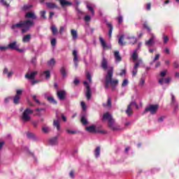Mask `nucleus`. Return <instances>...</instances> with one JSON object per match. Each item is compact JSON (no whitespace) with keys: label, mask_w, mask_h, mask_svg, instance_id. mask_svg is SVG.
Wrapping results in <instances>:
<instances>
[{"label":"nucleus","mask_w":179,"mask_h":179,"mask_svg":"<svg viewBox=\"0 0 179 179\" xmlns=\"http://www.w3.org/2000/svg\"><path fill=\"white\" fill-rule=\"evenodd\" d=\"M33 8V5L31 4H25L22 6V10H29V9H31Z\"/></svg>","instance_id":"nucleus-32"},{"label":"nucleus","mask_w":179,"mask_h":179,"mask_svg":"<svg viewBox=\"0 0 179 179\" xmlns=\"http://www.w3.org/2000/svg\"><path fill=\"white\" fill-rule=\"evenodd\" d=\"M157 110H159V105H150L149 106L146 107L144 110V114H146V113H150V114L154 115L157 113Z\"/></svg>","instance_id":"nucleus-6"},{"label":"nucleus","mask_w":179,"mask_h":179,"mask_svg":"<svg viewBox=\"0 0 179 179\" xmlns=\"http://www.w3.org/2000/svg\"><path fill=\"white\" fill-rule=\"evenodd\" d=\"M34 25V21L33 20H26L24 21H20L19 23L14 24L10 27L11 30H16V29H21L22 34L29 31L31 27Z\"/></svg>","instance_id":"nucleus-2"},{"label":"nucleus","mask_w":179,"mask_h":179,"mask_svg":"<svg viewBox=\"0 0 179 179\" xmlns=\"http://www.w3.org/2000/svg\"><path fill=\"white\" fill-rule=\"evenodd\" d=\"M60 73L63 78H66V69L64 66L60 69Z\"/></svg>","instance_id":"nucleus-34"},{"label":"nucleus","mask_w":179,"mask_h":179,"mask_svg":"<svg viewBox=\"0 0 179 179\" xmlns=\"http://www.w3.org/2000/svg\"><path fill=\"white\" fill-rule=\"evenodd\" d=\"M101 68H103V69H104L105 71L108 69V62L104 56H103L102 57Z\"/></svg>","instance_id":"nucleus-16"},{"label":"nucleus","mask_w":179,"mask_h":179,"mask_svg":"<svg viewBox=\"0 0 179 179\" xmlns=\"http://www.w3.org/2000/svg\"><path fill=\"white\" fill-rule=\"evenodd\" d=\"M87 9L91 12L92 16H94V8H93V6H92V4L87 3Z\"/></svg>","instance_id":"nucleus-30"},{"label":"nucleus","mask_w":179,"mask_h":179,"mask_svg":"<svg viewBox=\"0 0 179 179\" xmlns=\"http://www.w3.org/2000/svg\"><path fill=\"white\" fill-rule=\"evenodd\" d=\"M86 76L89 82H92V75L90 74V73H87Z\"/></svg>","instance_id":"nucleus-57"},{"label":"nucleus","mask_w":179,"mask_h":179,"mask_svg":"<svg viewBox=\"0 0 179 179\" xmlns=\"http://www.w3.org/2000/svg\"><path fill=\"white\" fill-rule=\"evenodd\" d=\"M71 34L72 36L73 41H76V40H78V31L75 29H71Z\"/></svg>","instance_id":"nucleus-23"},{"label":"nucleus","mask_w":179,"mask_h":179,"mask_svg":"<svg viewBox=\"0 0 179 179\" xmlns=\"http://www.w3.org/2000/svg\"><path fill=\"white\" fill-rule=\"evenodd\" d=\"M143 85H145V78H141L139 82V86H141V87H143Z\"/></svg>","instance_id":"nucleus-50"},{"label":"nucleus","mask_w":179,"mask_h":179,"mask_svg":"<svg viewBox=\"0 0 179 179\" xmlns=\"http://www.w3.org/2000/svg\"><path fill=\"white\" fill-rule=\"evenodd\" d=\"M44 97L48 100V101H49V103H51L52 104H57V101H55L53 96H51L50 92L45 93Z\"/></svg>","instance_id":"nucleus-10"},{"label":"nucleus","mask_w":179,"mask_h":179,"mask_svg":"<svg viewBox=\"0 0 179 179\" xmlns=\"http://www.w3.org/2000/svg\"><path fill=\"white\" fill-rule=\"evenodd\" d=\"M84 20L85 22H90V20H92V17H90V15H85L84 17Z\"/></svg>","instance_id":"nucleus-51"},{"label":"nucleus","mask_w":179,"mask_h":179,"mask_svg":"<svg viewBox=\"0 0 179 179\" xmlns=\"http://www.w3.org/2000/svg\"><path fill=\"white\" fill-rule=\"evenodd\" d=\"M59 1L62 8H65L66 6H72V2L68 1L66 0H57Z\"/></svg>","instance_id":"nucleus-17"},{"label":"nucleus","mask_w":179,"mask_h":179,"mask_svg":"<svg viewBox=\"0 0 179 179\" xmlns=\"http://www.w3.org/2000/svg\"><path fill=\"white\" fill-rule=\"evenodd\" d=\"M124 35H121L119 38V40H118V44H120V45H124Z\"/></svg>","instance_id":"nucleus-41"},{"label":"nucleus","mask_w":179,"mask_h":179,"mask_svg":"<svg viewBox=\"0 0 179 179\" xmlns=\"http://www.w3.org/2000/svg\"><path fill=\"white\" fill-rule=\"evenodd\" d=\"M22 90H17L15 96H22Z\"/></svg>","instance_id":"nucleus-60"},{"label":"nucleus","mask_w":179,"mask_h":179,"mask_svg":"<svg viewBox=\"0 0 179 179\" xmlns=\"http://www.w3.org/2000/svg\"><path fill=\"white\" fill-rule=\"evenodd\" d=\"M57 120L53 121L54 127H56L57 131H61V125L59 124V120L61 118L58 116V113H56Z\"/></svg>","instance_id":"nucleus-14"},{"label":"nucleus","mask_w":179,"mask_h":179,"mask_svg":"<svg viewBox=\"0 0 179 179\" xmlns=\"http://www.w3.org/2000/svg\"><path fill=\"white\" fill-rule=\"evenodd\" d=\"M143 29H146V30H148V33H150V31H152V30L150 29V27H149V26L148 25V22H145L143 24Z\"/></svg>","instance_id":"nucleus-44"},{"label":"nucleus","mask_w":179,"mask_h":179,"mask_svg":"<svg viewBox=\"0 0 179 179\" xmlns=\"http://www.w3.org/2000/svg\"><path fill=\"white\" fill-rule=\"evenodd\" d=\"M37 71H33L31 73H27L25 75V78L29 80H33L36 78V75H37Z\"/></svg>","instance_id":"nucleus-18"},{"label":"nucleus","mask_w":179,"mask_h":179,"mask_svg":"<svg viewBox=\"0 0 179 179\" xmlns=\"http://www.w3.org/2000/svg\"><path fill=\"white\" fill-rule=\"evenodd\" d=\"M48 66H54L55 65V59L52 58L48 62Z\"/></svg>","instance_id":"nucleus-40"},{"label":"nucleus","mask_w":179,"mask_h":179,"mask_svg":"<svg viewBox=\"0 0 179 179\" xmlns=\"http://www.w3.org/2000/svg\"><path fill=\"white\" fill-rule=\"evenodd\" d=\"M103 106L104 107H110V108H111V97L108 96V97L107 103H103Z\"/></svg>","instance_id":"nucleus-38"},{"label":"nucleus","mask_w":179,"mask_h":179,"mask_svg":"<svg viewBox=\"0 0 179 179\" xmlns=\"http://www.w3.org/2000/svg\"><path fill=\"white\" fill-rule=\"evenodd\" d=\"M31 38V35L27 34L24 36V37L22 38V41L23 43H29Z\"/></svg>","instance_id":"nucleus-31"},{"label":"nucleus","mask_w":179,"mask_h":179,"mask_svg":"<svg viewBox=\"0 0 179 179\" xmlns=\"http://www.w3.org/2000/svg\"><path fill=\"white\" fill-rule=\"evenodd\" d=\"M124 75H127V69H122L120 73V76H124Z\"/></svg>","instance_id":"nucleus-58"},{"label":"nucleus","mask_w":179,"mask_h":179,"mask_svg":"<svg viewBox=\"0 0 179 179\" xmlns=\"http://www.w3.org/2000/svg\"><path fill=\"white\" fill-rule=\"evenodd\" d=\"M132 106H135V107H136L137 108L139 107V106H138L136 104V102L135 101H131L127 106V109L126 110V114H127V115L129 117H131V115H132L134 110L131 108V107H132Z\"/></svg>","instance_id":"nucleus-8"},{"label":"nucleus","mask_w":179,"mask_h":179,"mask_svg":"<svg viewBox=\"0 0 179 179\" xmlns=\"http://www.w3.org/2000/svg\"><path fill=\"white\" fill-rule=\"evenodd\" d=\"M80 121L83 125H87V124H89V122H87V119L86 118V114L83 113L81 115Z\"/></svg>","instance_id":"nucleus-26"},{"label":"nucleus","mask_w":179,"mask_h":179,"mask_svg":"<svg viewBox=\"0 0 179 179\" xmlns=\"http://www.w3.org/2000/svg\"><path fill=\"white\" fill-rule=\"evenodd\" d=\"M19 47V45H17V42L14 41L13 43H10L8 44V48L10 50H15L16 51V50H17V48Z\"/></svg>","instance_id":"nucleus-22"},{"label":"nucleus","mask_w":179,"mask_h":179,"mask_svg":"<svg viewBox=\"0 0 179 179\" xmlns=\"http://www.w3.org/2000/svg\"><path fill=\"white\" fill-rule=\"evenodd\" d=\"M106 120H108V126L110 129H113V131H118V129H120L119 127L114 124H115V120L113 119V116H111L108 113L103 114L101 121H106Z\"/></svg>","instance_id":"nucleus-3"},{"label":"nucleus","mask_w":179,"mask_h":179,"mask_svg":"<svg viewBox=\"0 0 179 179\" xmlns=\"http://www.w3.org/2000/svg\"><path fill=\"white\" fill-rule=\"evenodd\" d=\"M114 75V67L111 66L107 71L105 76L104 87L108 90L110 88V85L113 89H115L118 86V80H113V76Z\"/></svg>","instance_id":"nucleus-1"},{"label":"nucleus","mask_w":179,"mask_h":179,"mask_svg":"<svg viewBox=\"0 0 179 179\" xmlns=\"http://www.w3.org/2000/svg\"><path fill=\"white\" fill-rule=\"evenodd\" d=\"M173 66H174V68H176V69H178V68H179V64H178V62H173Z\"/></svg>","instance_id":"nucleus-64"},{"label":"nucleus","mask_w":179,"mask_h":179,"mask_svg":"<svg viewBox=\"0 0 179 179\" xmlns=\"http://www.w3.org/2000/svg\"><path fill=\"white\" fill-rule=\"evenodd\" d=\"M73 62L76 69H78V62H79V57L78 56V50H73Z\"/></svg>","instance_id":"nucleus-12"},{"label":"nucleus","mask_w":179,"mask_h":179,"mask_svg":"<svg viewBox=\"0 0 179 179\" xmlns=\"http://www.w3.org/2000/svg\"><path fill=\"white\" fill-rule=\"evenodd\" d=\"M66 132H67V134H70L71 135H75L76 134H78V131H76V130L67 129Z\"/></svg>","instance_id":"nucleus-47"},{"label":"nucleus","mask_w":179,"mask_h":179,"mask_svg":"<svg viewBox=\"0 0 179 179\" xmlns=\"http://www.w3.org/2000/svg\"><path fill=\"white\" fill-rule=\"evenodd\" d=\"M128 79H124L122 83V87H125L126 86H128Z\"/></svg>","instance_id":"nucleus-48"},{"label":"nucleus","mask_w":179,"mask_h":179,"mask_svg":"<svg viewBox=\"0 0 179 179\" xmlns=\"http://www.w3.org/2000/svg\"><path fill=\"white\" fill-rule=\"evenodd\" d=\"M25 18L36 20V19H37V15H36V13L34 12H28L25 14Z\"/></svg>","instance_id":"nucleus-15"},{"label":"nucleus","mask_w":179,"mask_h":179,"mask_svg":"<svg viewBox=\"0 0 179 179\" xmlns=\"http://www.w3.org/2000/svg\"><path fill=\"white\" fill-rule=\"evenodd\" d=\"M49 144L51 145V146H55L56 145H58V136L52 137L49 140Z\"/></svg>","instance_id":"nucleus-19"},{"label":"nucleus","mask_w":179,"mask_h":179,"mask_svg":"<svg viewBox=\"0 0 179 179\" xmlns=\"http://www.w3.org/2000/svg\"><path fill=\"white\" fill-rule=\"evenodd\" d=\"M40 82H41V80H33L31 83L32 85V86H34V85L37 84V83H40Z\"/></svg>","instance_id":"nucleus-54"},{"label":"nucleus","mask_w":179,"mask_h":179,"mask_svg":"<svg viewBox=\"0 0 179 179\" xmlns=\"http://www.w3.org/2000/svg\"><path fill=\"white\" fill-rule=\"evenodd\" d=\"M117 19L118 20V23H122V22H124L122 15H121L120 14L119 15Z\"/></svg>","instance_id":"nucleus-55"},{"label":"nucleus","mask_w":179,"mask_h":179,"mask_svg":"<svg viewBox=\"0 0 179 179\" xmlns=\"http://www.w3.org/2000/svg\"><path fill=\"white\" fill-rule=\"evenodd\" d=\"M50 29L52 30L53 36H55L57 33H58V29H57V27H55V25H52Z\"/></svg>","instance_id":"nucleus-39"},{"label":"nucleus","mask_w":179,"mask_h":179,"mask_svg":"<svg viewBox=\"0 0 179 179\" xmlns=\"http://www.w3.org/2000/svg\"><path fill=\"white\" fill-rule=\"evenodd\" d=\"M171 104L172 106H174L173 108V113L174 114H177L178 113V102L177 100H176V96L173 94V93H171Z\"/></svg>","instance_id":"nucleus-7"},{"label":"nucleus","mask_w":179,"mask_h":179,"mask_svg":"<svg viewBox=\"0 0 179 179\" xmlns=\"http://www.w3.org/2000/svg\"><path fill=\"white\" fill-rule=\"evenodd\" d=\"M151 37L148 41H146L145 44L147 45V47H152L155 44V40H156V36L155 34H150Z\"/></svg>","instance_id":"nucleus-11"},{"label":"nucleus","mask_w":179,"mask_h":179,"mask_svg":"<svg viewBox=\"0 0 179 179\" xmlns=\"http://www.w3.org/2000/svg\"><path fill=\"white\" fill-rule=\"evenodd\" d=\"M171 80V78H164V83H170Z\"/></svg>","instance_id":"nucleus-62"},{"label":"nucleus","mask_w":179,"mask_h":179,"mask_svg":"<svg viewBox=\"0 0 179 179\" xmlns=\"http://www.w3.org/2000/svg\"><path fill=\"white\" fill-rule=\"evenodd\" d=\"M105 23H106V26L109 27L108 36H109V38H110L111 35L113 34V24H111L110 22H108L107 20H105Z\"/></svg>","instance_id":"nucleus-21"},{"label":"nucleus","mask_w":179,"mask_h":179,"mask_svg":"<svg viewBox=\"0 0 179 179\" xmlns=\"http://www.w3.org/2000/svg\"><path fill=\"white\" fill-rule=\"evenodd\" d=\"M79 83H80V80H79V79L78 78H75L73 80V84L75 85V86H78Z\"/></svg>","instance_id":"nucleus-56"},{"label":"nucleus","mask_w":179,"mask_h":179,"mask_svg":"<svg viewBox=\"0 0 179 179\" xmlns=\"http://www.w3.org/2000/svg\"><path fill=\"white\" fill-rule=\"evenodd\" d=\"M141 47H142V42L138 43L137 48L134 50L133 54L131 55L133 62H136V61L138 60V50H141Z\"/></svg>","instance_id":"nucleus-9"},{"label":"nucleus","mask_w":179,"mask_h":179,"mask_svg":"<svg viewBox=\"0 0 179 179\" xmlns=\"http://www.w3.org/2000/svg\"><path fill=\"white\" fill-rule=\"evenodd\" d=\"M43 75H45L46 79H50V77L51 76V73L49 70L43 71Z\"/></svg>","instance_id":"nucleus-45"},{"label":"nucleus","mask_w":179,"mask_h":179,"mask_svg":"<svg viewBox=\"0 0 179 179\" xmlns=\"http://www.w3.org/2000/svg\"><path fill=\"white\" fill-rule=\"evenodd\" d=\"M42 131L44 134H48L50 132V128L48 127H42Z\"/></svg>","instance_id":"nucleus-52"},{"label":"nucleus","mask_w":179,"mask_h":179,"mask_svg":"<svg viewBox=\"0 0 179 179\" xmlns=\"http://www.w3.org/2000/svg\"><path fill=\"white\" fill-rule=\"evenodd\" d=\"M27 138H29V139H33L34 141H36L37 139V138L36 137V134L33 133L28 132L27 134Z\"/></svg>","instance_id":"nucleus-33"},{"label":"nucleus","mask_w":179,"mask_h":179,"mask_svg":"<svg viewBox=\"0 0 179 179\" xmlns=\"http://www.w3.org/2000/svg\"><path fill=\"white\" fill-rule=\"evenodd\" d=\"M141 64H142V59H138V61L135 63L134 68L135 69H138V68H139V65H141Z\"/></svg>","instance_id":"nucleus-46"},{"label":"nucleus","mask_w":179,"mask_h":179,"mask_svg":"<svg viewBox=\"0 0 179 179\" xmlns=\"http://www.w3.org/2000/svg\"><path fill=\"white\" fill-rule=\"evenodd\" d=\"M45 5L48 9H59V7L55 3L47 2Z\"/></svg>","instance_id":"nucleus-20"},{"label":"nucleus","mask_w":179,"mask_h":179,"mask_svg":"<svg viewBox=\"0 0 179 179\" xmlns=\"http://www.w3.org/2000/svg\"><path fill=\"white\" fill-rule=\"evenodd\" d=\"M114 57L116 62H121V61H122V57L120 55V51H115L114 52Z\"/></svg>","instance_id":"nucleus-24"},{"label":"nucleus","mask_w":179,"mask_h":179,"mask_svg":"<svg viewBox=\"0 0 179 179\" xmlns=\"http://www.w3.org/2000/svg\"><path fill=\"white\" fill-rule=\"evenodd\" d=\"M1 3L3 5V6H6V8L8 9L10 7V5L6 2L5 0H0Z\"/></svg>","instance_id":"nucleus-42"},{"label":"nucleus","mask_w":179,"mask_h":179,"mask_svg":"<svg viewBox=\"0 0 179 179\" xmlns=\"http://www.w3.org/2000/svg\"><path fill=\"white\" fill-rule=\"evenodd\" d=\"M167 41H169V36H164V44L167 43Z\"/></svg>","instance_id":"nucleus-63"},{"label":"nucleus","mask_w":179,"mask_h":179,"mask_svg":"<svg viewBox=\"0 0 179 179\" xmlns=\"http://www.w3.org/2000/svg\"><path fill=\"white\" fill-rule=\"evenodd\" d=\"M86 131L91 134H101L102 135H106V134H107V131L96 129L94 125L86 127Z\"/></svg>","instance_id":"nucleus-5"},{"label":"nucleus","mask_w":179,"mask_h":179,"mask_svg":"<svg viewBox=\"0 0 179 179\" xmlns=\"http://www.w3.org/2000/svg\"><path fill=\"white\" fill-rule=\"evenodd\" d=\"M85 96L87 100H90V99H92V90L90 89V87H87Z\"/></svg>","instance_id":"nucleus-28"},{"label":"nucleus","mask_w":179,"mask_h":179,"mask_svg":"<svg viewBox=\"0 0 179 179\" xmlns=\"http://www.w3.org/2000/svg\"><path fill=\"white\" fill-rule=\"evenodd\" d=\"M32 99L34 100V101H35V103H36V104H41V103L40 102V100H38V99H37V95H31Z\"/></svg>","instance_id":"nucleus-43"},{"label":"nucleus","mask_w":179,"mask_h":179,"mask_svg":"<svg viewBox=\"0 0 179 179\" xmlns=\"http://www.w3.org/2000/svg\"><path fill=\"white\" fill-rule=\"evenodd\" d=\"M3 75L7 74V78H12V76L13 75V71H10L8 72V68L5 67L3 71Z\"/></svg>","instance_id":"nucleus-25"},{"label":"nucleus","mask_w":179,"mask_h":179,"mask_svg":"<svg viewBox=\"0 0 179 179\" xmlns=\"http://www.w3.org/2000/svg\"><path fill=\"white\" fill-rule=\"evenodd\" d=\"M76 10H77V16H78V19L80 20L82 19V17H83L85 13L82 10H80V9H79V8L76 7Z\"/></svg>","instance_id":"nucleus-27"},{"label":"nucleus","mask_w":179,"mask_h":179,"mask_svg":"<svg viewBox=\"0 0 179 179\" xmlns=\"http://www.w3.org/2000/svg\"><path fill=\"white\" fill-rule=\"evenodd\" d=\"M57 94L59 100L62 101L66 99V91L65 90H57Z\"/></svg>","instance_id":"nucleus-13"},{"label":"nucleus","mask_w":179,"mask_h":179,"mask_svg":"<svg viewBox=\"0 0 179 179\" xmlns=\"http://www.w3.org/2000/svg\"><path fill=\"white\" fill-rule=\"evenodd\" d=\"M45 10H43L41 12V17H43V19H47V17H45Z\"/></svg>","instance_id":"nucleus-59"},{"label":"nucleus","mask_w":179,"mask_h":179,"mask_svg":"<svg viewBox=\"0 0 179 179\" xmlns=\"http://www.w3.org/2000/svg\"><path fill=\"white\" fill-rule=\"evenodd\" d=\"M94 156L96 159L100 157V146L96 147L94 150Z\"/></svg>","instance_id":"nucleus-36"},{"label":"nucleus","mask_w":179,"mask_h":179,"mask_svg":"<svg viewBox=\"0 0 179 179\" xmlns=\"http://www.w3.org/2000/svg\"><path fill=\"white\" fill-rule=\"evenodd\" d=\"M34 113V110L31 109L30 108H27L22 115V120L23 122H29V120L31 119L30 117V114H33Z\"/></svg>","instance_id":"nucleus-4"},{"label":"nucleus","mask_w":179,"mask_h":179,"mask_svg":"<svg viewBox=\"0 0 179 179\" xmlns=\"http://www.w3.org/2000/svg\"><path fill=\"white\" fill-rule=\"evenodd\" d=\"M131 73L133 77L136 76V74L138 73V69L134 68V69L131 71Z\"/></svg>","instance_id":"nucleus-53"},{"label":"nucleus","mask_w":179,"mask_h":179,"mask_svg":"<svg viewBox=\"0 0 179 179\" xmlns=\"http://www.w3.org/2000/svg\"><path fill=\"white\" fill-rule=\"evenodd\" d=\"M20 101V96L15 95L13 97V103H14V104H19Z\"/></svg>","instance_id":"nucleus-37"},{"label":"nucleus","mask_w":179,"mask_h":179,"mask_svg":"<svg viewBox=\"0 0 179 179\" xmlns=\"http://www.w3.org/2000/svg\"><path fill=\"white\" fill-rule=\"evenodd\" d=\"M64 31H65V27H60L59 33L60 34H62V33H64Z\"/></svg>","instance_id":"nucleus-61"},{"label":"nucleus","mask_w":179,"mask_h":179,"mask_svg":"<svg viewBox=\"0 0 179 179\" xmlns=\"http://www.w3.org/2000/svg\"><path fill=\"white\" fill-rule=\"evenodd\" d=\"M50 43H51V45H52V47H55V45H57V39H56L55 38H53L51 40Z\"/></svg>","instance_id":"nucleus-49"},{"label":"nucleus","mask_w":179,"mask_h":179,"mask_svg":"<svg viewBox=\"0 0 179 179\" xmlns=\"http://www.w3.org/2000/svg\"><path fill=\"white\" fill-rule=\"evenodd\" d=\"M99 41L103 47V48H107V43H106V41L103 38V37L99 36Z\"/></svg>","instance_id":"nucleus-35"},{"label":"nucleus","mask_w":179,"mask_h":179,"mask_svg":"<svg viewBox=\"0 0 179 179\" xmlns=\"http://www.w3.org/2000/svg\"><path fill=\"white\" fill-rule=\"evenodd\" d=\"M127 40H130L129 44H132V45H134V44H136V43L138 42V39H136V38L134 36L133 37L127 36Z\"/></svg>","instance_id":"nucleus-29"}]
</instances>
